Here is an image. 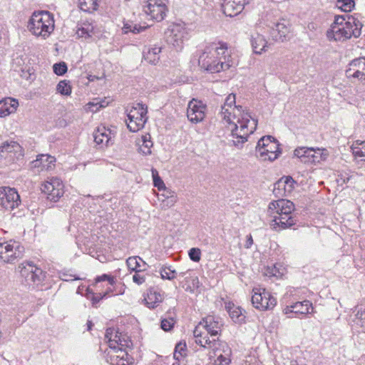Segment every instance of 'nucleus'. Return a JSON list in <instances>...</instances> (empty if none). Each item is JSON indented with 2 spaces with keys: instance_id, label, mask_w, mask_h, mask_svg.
Instances as JSON below:
<instances>
[{
  "instance_id": "nucleus-1",
  "label": "nucleus",
  "mask_w": 365,
  "mask_h": 365,
  "mask_svg": "<svg viewBox=\"0 0 365 365\" xmlns=\"http://www.w3.org/2000/svg\"><path fill=\"white\" fill-rule=\"evenodd\" d=\"M235 95L230 93L222 106L221 115L230 126L232 145L242 148L247 140L248 136L253 133L257 128V120L245 111L242 107L235 105Z\"/></svg>"
},
{
  "instance_id": "nucleus-2",
  "label": "nucleus",
  "mask_w": 365,
  "mask_h": 365,
  "mask_svg": "<svg viewBox=\"0 0 365 365\" xmlns=\"http://www.w3.org/2000/svg\"><path fill=\"white\" fill-rule=\"evenodd\" d=\"M198 65L211 73L225 71L233 66L227 43L213 41L207 43L198 57Z\"/></svg>"
},
{
  "instance_id": "nucleus-3",
  "label": "nucleus",
  "mask_w": 365,
  "mask_h": 365,
  "mask_svg": "<svg viewBox=\"0 0 365 365\" xmlns=\"http://www.w3.org/2000/svg\"><path fill=\"white\" fill-rule=\"evenodd\" d=\"M335 16L334 21L327 31L326 36L329 41H344L352 36L361 35L362 24L352 16Z\"/></svg>"
},
{
  "instance_id": "nucleus-4",
  "label": "nucleus",
  "mask_w": 365,
  "mask_h": 365,
  "mask_svg": "<svg viewBox=\"0 0 365 365\" xmlns=\"http://www.w3.org/2000/svg\"><path fill=\"white\" fill-rule=\"evenodd\" d=\"M294 209V204L289 200L282 198L269 202L268 212L273 217L274 227L286 229L295 225L296 220L292 215Z\"/></svg>"
},
{
  "instance_id": "nucleus-5",
  "label": "nucleus",
  "mask_w": 365,
  "mask_h": 365,
  "mask_svg": "<svg viewBox=\"0 0 365 365\" xmlns=\"http://www.w3.org/2000/svg\"><path fill=\"white\" fill-rule=\"evenodd\" d=\"M28 29L33 35L46 39L54 30L53 14L47 11H34L29 21Z\"/></svg>"
},
{
  "instance_id": "nucleus-6",
  "label": "nucleus",
  "mask_w": 365,
  "mask_h": 365,
  "mask_svg": "<svg viewBox=\"0 0 365 365\" xmlns=\"http://www.w3.org/2000/svg\"><path fill=\"white\" fill-rule=\"evenodd\" d=\"M19 269L21 276L25 280L26 285L29 287L34 288L38 287L46 277L45 272L31 262H22L19 266Z\"/></svg>"
},
{
  "instance_id": "nucleus-7",
  "label": "nucleus",
  "mask_w": 365,
  "mask_h": 365,
  "mask_svg": "<svg viewBox=\"0 0 365 365\" xmlns=\"http://www.w3.org/2000/svg\"><path fill=\"white\" fill-rule=\"evenodd\" d=\"M251 302L255 309L262 312L272 310L277 305L276 298L262 287L252 289Z\"/></svg>"
},
{
  "instance_id": "nucleus-8",
  "label": "nucleus",
  "mask_w": 365,
  "mask_h": 365,
  "mask_svg": "<svg viewBox=\"0 0 365 365\" xmlns=\"http://www.w3.org/2000/svg\"><path fill=\"white\" fill-rule=\"evenodd\" d=\"M127 111L128 120H126V123L130 131L135 133L143 128L148 120L147 107L138 103Z\"/></svg>"
},
{
  "instance_id": "nucleus-9",
  "label": "nucleus",
  "mask_w": 365,
  "mask_h": 365,
  "mask_svg": "<svg viewBox=\"0 0 365 365\" xmlns=\"http://www.w3.org/2000/svg\"><path fill=\"white\" fill-rule=\"evenodd\" d=\"M168 0H147L143 6V10L151 19L161 21L168 11Z\"/></svg>"
},
{
  "instance_id": "nucleus-10",
  "label": "nucleus",
  "mask_w": 365,
  "mask_h": 365,
  "mask_svg": "<svg viewBox=\"0 0 365 365\" xmlns=\"http://www.w3.org/2000/svg\"><path fill=\"white\" fill-rule=\"evenodd\" d=\"M24 247L19 242L10 240L0 243V262L11 263L21 257Z\"/></svg>"
},
{
  "instance_id": "nucleus-11",
  "label": "nucleus",
  "mask_w": 365,
  "mask_h": 365,
  "mask_svg": "<svg viewBox=\"0 0 365 365\" xmlns=\"http://www.w3.org/2000/svg\"><path fill=\"white\" fill-rule=\"evenodd\" d=\"M165 35L168 43L177 51H181L184 46V41L187 39V32L186 29L180 24H175L168 30Z\"/></svg>"
},
{
  "instance_id": "nucleus-12",
  "label": "nucleus",
  "mask_w": 365,
  "mask_h": 365,
  "mask_svg": "<svg viewBox=\"0 0 365 365\" xmlns=\"http://www.w3.org/2000/svg\"><path fill=\"white\" fill-rule=\"evenodd\" d=\"M63 182L58 178H51L46 180L41 187V190L47 195L48 200L57 202L63 195Z\"/></svg>"
},
{
  "instance_id": "nucleus-13",
  "label": "nucleus",
  "mask_w": 365,
  "mask_h": 365,
  "mask_svg": "<svg viewBox=\"0 0 365 365\" xmlns=\"http://www.w3.org/2000/svg\"><path fill=\"white\" fill-rule=\"evenodd\" d=\"M21 204L20 196L15 188L0 187V205L6 210H14Z\"/></svg>"
},
{
  "instance_id": "nucleus-14",
  "label": "nucleus",
  "mask_w": 365,
  "mask_h": 365,
  "mask_svg": "<svg viewBox=\"0 0 365 365\" xmlns=\"http://www.w3.org/2000/svg\"><path fill=\"white\" fill-rule=\"evenodd\" d=\"M297 182L291 176H283L274 184L273 194L281 198L290 195Z\"/></svg>"
},
{
  "instance_id": "nucleus-15",
  "label": "nucleus",
  "mask_w": 365,
  "mask_h": 365,
  "mask_svg": "<svg viewBox=\"0 0 365 365\" xmlns=\"http://www.w3.org/2000/svg\"><path fill=\"white\" fill-rule=\"evenodd\" d=\"M124 347L118 346L110 349L107 357V361L110 365H130L133 364V357L129 356L128 352L123 349Z\"/></svg>"
},
{
  "instance_id": "nucleus-16",
  "label": "nucleus",
  "mask_w": 365,
  "mask_h": 365,
  "mask_svg": "<svg viewBox=\"0 0 365 365\" xmlns=\"http://www.w3.org/2000/svg\"><path fill=\"white\" fill-rule=\"evenodd\" d=\"M206 106L200 101L192 99L188 103L187 116L188 120L197 123L201 122L205 116Z\"/></svg>"
},
{
  "instance_id": "nucleus-17",
  "label": "nucleus",
  "mask_w": 365,
  "mask_h": 365,
  "mask_svg": "<svg viewBox=\"0 0 365 365\" xmlns=\"http://www.w3.org/2000/svg\"><path fill=\"white\" fill-rule=\"evenodd\" d=\"M348 78H356L360 81H365V57H360L352 60L346 70Z\"/></svg>"
},
{
  "instance_id": "nucleus-18",
  "label": "nucleus",
  "mask_w": 365,
  "mask_h": 365,
  "mask_svg": "<svg viewBox=\"0 0 365 365\" xmlns=\"http://www.w3.org/2000/svg\"><path fill=\"white\" fill-rule=\"evenodd\" d=\"M313 309L312 303L308 300H304L287 306L284 309V313L289 318L293 317L291 314H294L295 317H300L302 315L311 313L313 312Z\"/></svg>"
},
{
  "instance_id": "nucleus-19",
  "label": "nucleus",
  "mask_w": 365,
  "mask_h": 365,
  "mask_svg": "<svg viewBox=\"0 0 365 365\" xmlns=\"http://www.w3.org/2000/svg\"><path fill=\"white\" fill-rule=\"evenodd\" d=\"M223 13L227 16H235L240 14L249 0H220Z\"/></svg>"
},
{
  "instance_id": "nucleus-20",
  "label": "nucleus",
  "mask_w": 365,
  "mask_h": 365,
  "mask_svg": "<svg viewBox=\"0 0 365 365\" xmlns=\"http://www.w3.org/2000/svg\"><path fill=\"white\" fill-rule=\"evenodd\" d=\"M319 150L317 148L299 147L294 150V155L300 158L301 161L307 165H316L319 162V157L315 155L316 151Z\"/></svg>"
},
{
  "instance_id": "nucleus-21",
  "label": "nucleus",
  "mask_w": 365,
  "mask_h": 365,
  "mask_svg": "<svg viewBox=\"0 0 365 365\" xmlns=\"http://www.w3.org/2000/svg\"><path fill=\"white\" fill-rule=\"evenodd\" d=\"M200 326H202V328H204L211 336H216L221 331L222 323L219 317L208 315L200 322Z\"/></svg>"
},
{
  "instance_id": "nucleus-22",
  "label": "nucleus",
  "mask_w": 365,
  "mask_h": 365,
  "mask_svg": "<svg viewBox=\"0 0 365 365\" xmlns=\"http://www.w3.org/2000/svg\"><path fill=\"white\" fill-rule=\"evenodd\" d=\"M291 25L289 23L282 19L279 22L274 24V26L272 28L270 35L274 41H284L289 38V34L290 33Z\"/></svg>"
},
{
  "instance_id": "nucleus-23",
  "label": "nucleus",
  "mask_w": 365,
  "mask_h": 365,
  "mask_svg": "<svg viewBox=\"0 0 365 365\" xmlns=\"http://www.w3.org/2000/svg\"><path fill=\"white\" fill-rule=\"evenodd\" d=\"M280 153L279 143L277 140L270 145H266L265 148L258 150V154L263 160L273 161L279 157Z\"/></svg>"
},
{
  "instance_id": "nucleus-24",
  "label": "nucleus",
  "mask_w": 365,
  "mask_h": 365,
  "mask_svg": "<svg viewBox=\"0 0 365 365\" xmlns=\"http://www.w3.org/2000/svg\"><path fill=\"white\" fill-rule=\"evenodd\" d=\"M56 158L48 154L38 155L36 159L31 162L33 168L40 171L51 170L55 166Z\"/></svg>"
},
{
  "instance_id": "nucleus-25",
  "label": "nucleus",
  "mask_w": 365,
  "mask_h": 365,
  "mask_svg": "<svg viewBox=\"0 0 365 365\" xmlns=\"http://www.w3.org/2000/svg\"><path fill=\"white\" fill-rule=\"evenodd\" d=\"M113 136L111 130L103 125L98 126L93 132L94 141L101 147L108 146Z\"/></svg>"
},
{
  "instance_id": "nucleus-26",
  "label": "nucleus",
  "mask_w": 365,
  "mask_h": 365,
  "mask_svg": "<svg viewBox=\"0 0 365 365\" xmlns=\"http://www.w3.org/2000/svg\"><path fill=\"white\" fill-rule=\"evenodd\" d=\"M105 337L108 339L110 349H113L118 346L129 347L132 344L130 341L122 340L121 336L118 335V332L113 328L106 329Z\"/></svg>"
},
{
  "instance_id": "nucleus-27",
  "label": "nucleus",
  "mask_w": 365,
  "mask_h": 365,
  "mask_svg": "<svg viewBox=\"0 0 365 365\" xmlns=\"http://www.w3.org/2000/svg\"><path fill=\"white\" fill-rule=\"evenodd\" d=\"M19 106V101L14 98H5L0 101V118H5L14 113Z\"/></svg>"
},
{
  "instance_id": "nucleus-28",
  "label": "nucleus",
  "mask_w": 365,
  "mask_h": 365,
  "mask_svg": "<svg viewBox=\"0 0 365 365\" xmlns=\"http://www.w3.org/2000/svg\"><path fill=\"white\" fill-rule=\"evenodd\" d=\"M162 47L158 45L145 46L143 49V58L148 63L155 65L160 58Z\"/></svg>"
},
{
  "instance_id": "nucleus-29",
  "label": "nucleus",
  "mask_w": 365,
  "mask_h": 365,
  "mask_svg": "<svg viewBox=\"0 0 365 365\" xmlns=\"http://www.w3.org/2000/svg\"><path fill=\"white\" fill-rule=\"evenodd\" d=\"M252 50L256 54H262L267 51L269 43L264 36L260 34L255 33L251 36L250 38Z\"/></svg>"
},
{
  "instance_id": "nucleus-30",
  "label": "nucleus",
  "mask_w": 365,
  "mask_h": 365,
  "mask_svg": "<svg viewBox=\"0 0 365 365\" xmlns=\"http://www.w3.org/2000/svg\"><path fill=\"white\" fill-rule=\"evenodd\" d=\"M94 28L92 20H86L78 25L76 34L81 38L91 37L94 32Z\"/></svg>"
},
{
  "instance_id": "nucleus-31",
  "label": "nucleus",
  "mask_w": 365,
  "mask_h": 365,
  "mask_svg": "<svg viewBox=\"0 0 365 365\" xmlns=\"http://www.w3.org/2000/svg\"><path fill=\"white\" fill-rule=\"evenodd\" d=\"M207 349H212L214 353H220L221 354L231 355L232 351L228 344L222 341L212 339L210 344Z\"/></svg>"
},
{
  "instance_id": "nucleus-32",
  "label": "nucleus",
  "mask_w": 365,
  "mask_h": 365,
  "mask_svg": "<svg viewBox=\"0 0 365 365\" xmlns=\"http://www.w3.org/2000/svg\"><path fill=\"white\" fill-rule=\"evenodd\" d=\"M163 300L160 293L154 289H150L145 297V304L149 308H155Z\"/></svg>"
},
{
  "instance_id": "nucleus-33",
  "label": "nucleus",
  "mask_w": 365,
  "mask_h": 365,
  "mask_svg": "<svg viewBox=\"0 0 365 365\" xmlns=\"http://www.w3.org/2000/svg\"><path fill=\"white\" fill-rule=\"evenodd\" d=\"M126 264L129 269L136 272V271H143L145 269V267L146 263L138 256L130 257L126 260Z\"/></svg>"
},
{
  "instance_id": "nucleus-34",
  "label": "nucleus",
  "mask_w": 365,
  "mask_h": 365,
  "mask_svg": "<svg viewBox=\"0 0 365 365\" xmlns=\"http://www.w3.org/2000/svg\"><path fill=\"white\" fill-rule=\"evenodd\" d=\"M176 314L174 312H168L161 319V329L165 331L171 330L175 322Z\"/></svg>"
},
{
  "instance_id": "nucleus-35",
  "label": "nucleus",
  "mask_w": 365,
  "mask_h": 365,
  "mask_svg": "<svg viewBox=\"0 0 365 365\" xmlns=\"http://www.w3.org/2000/svg\"><path fill=\"white\" fill-rule=\"evenodd\" d=\"M201 327L202 326H200V322L194 329L193 335L195 338L196 344L206 349L210 344L212 340L207 335L202 336V331L200 330Z\"/></svg>"
},
{
  "instance_id": "nucleus-36",
  "label": "nucleus",
  "mask_w": 365,
  "mask_h": 365,
  "mask_svg": "<svg viewBox=\"0 0 365 365\" xmlns=\"http://www.w3.org/2000/svg\"><path fill=\"white\" fill-rule=\"evenodd\" d=\"M352 154L355 159L365 162V141L356 140L351 147Z\"/></svg>"
},
{
  "instance_id": "nucleus-37",
  "label": "nucleus",
  "mask_w": 365,
  "mask_h": 365,
  "mask_svg": "<svg viewBox=\"0 0 365 365\" xmlns=\"http://www.w3.org/2000/svg\"><path fill=\"white\" fill-rule=\"evenodd\" d=\"M150 138V135L149 134H146L143 135L138 142V150L145 155L151 154V148L153 144Z\"/></svg>"
},
{
  "instance_id": "nucleus-38",
  "label": "nucleus",
  "mask_w": 365,
  "mask_h": 365,
  "mask_svg": "<svg viewBox=\"0 0 365 365\" xmlns=\"http://www.w3.org/2000/svg\"><path fill=\"white\" fill-rule=\"evenodd\" d=\"M20 148V145L16 141H5L0 145V156L3 157L5 153L16 152Z\"/></svg>"
},
{
  "instance_id": "nucleus-39",
  "label": "nucleus",
  "mask_w": 365,
  "mask_h": 365,
  "mask_svg": "<svg viewBox=\"0 0 365 365\" xmlns=\"http://www.w3.org/2000/svg\"><path fill=\"white\" fill-rule=\"evenodd\" d=\"M101 0H78L79 8L85 11L91 13L97 10L98 6V2Z\"/></svg>"
},
{
  "instance_id": "nucleus-40",
  "label": "nucleus",
  "mask_w": 365,
  "mask_h": 365,
  "mask_svg": "<svg viewBox=\"0 0 365 365\" xmlns=\"http://www.w3.org/2000/svg\"><path fill=\"white\" fill-rule=\"evenodd\" d=\"M159 272L163 279L172 280L175 279L178 275L176 270L168 265L161 266Z\"/></svg>"
},
{
  "instance_id": "nucleus-41",
  "label": "nucleus",
  "mask_w": 365,
  "mask_h": 365,
  "mask_svg": "<svg viewBox=\"0 0 365 365\" xmlns=\"http://www.w3.org/2000/svg\"><path fill=\"white\" fill-rule=\"evenodd\" d=\"M354 312L356 313L353 321L361 327H365V305L356 306Z\"/></svg>"
},
{
  "instance_id": "nucleus-42",
  "label": "nucleus",
  "mask_w": 365,
  "mask_h": 365,
  "mask_svg": "<svg viewBox=\"0 0 365 365\" xmlns=\"http://www.w3.org/2000/svg\"><path fill=\"white\" fill-rule=\"evenodd\" d=\"M228 312L235 323L241 324L245 322V317L243 315L241 308L232 307L229 309Z\"/></svg>"
},
{
  "instance_id": "nucleus-43",
  "label": "nucleus",
  "mask_w": 365,
  "mask_h": 365,
  "mask_svg": "<svg viewBox=\"0 0 365 365\" xmlns=\"http://www.w3.org/2000/svg\"><path fill=\"white\" fill-rule=\"evenodd\" d=\"M146 28V26H141L139 24H134L132 21H127L124 23L122 29L125 34H128L130 32L133 34H139L144 31Z\"/></svg>"
},
{
  "instance_id": "nucleus-44",
  "label": "nucleus",
  "mask_w": 365,
  "mask_h": 365,
  "mask_svg": "<svg viewBox=\"0 0 365 365\" xmlns=\"http://www.w3.org/2000/svg\"><path fill=\"white\" fill-rule=\"evenodd\" d=\"M107 296L108 292L96 294L89 288L86 289V297L88 299H90L92 302L93 306L96 305L101 299L106 298Z\"/></svg>"
},
{
  "instance_id": "nucleus-45",
  "label": "nucleus",
  "mask_w": 365,
  "mask_h": 365,
  "mask_svg": "<svg viewBox=\"0 0 365 365\" xmlns=\"http://www.w3.org/2000/svg\"><path fill=\"white\" fill-rule=\"evenodd\" d=\"M336 6L344 12H349L354 8L355 2L354 0H337Z\"/></svg>"
},
{
  "instance_id": "nucleus-46",
  "label": "nucleus",
  "mask_w": 365,
  "mask_h": 365,
  "mask_svg": "<svg viewBox=\"0 0 365 365\" xmlns=\"http://www.w3.org/2000/svg\"><path fill=\"white\" fill-rule=\"evenodd\" d=\"M107 104L108 103L106 104L105 101L94 99L93 101L87 103L86 109L90 112L96 113L101 108L106 107Z\"/></svg>"
},
{
  "instance_id": "nucleus-47",
  "label": "nucleus",
  "mask_w": 365,
  "mask_h": 365,
  "mask_svg": "<svg viewBox=\"0 0 365 365\" xmlns=\"http://www.w3.org/2000/svg\"><path fill=\"white\" fill-rule=\"evenodd\" d=\"M56 91L61 95L69 96L71 93V87L68 81H61L56 86Z\"/></svg>"
},
{
  "instance_id": "nucleus-48",
  "label": "nucleus",
  "mask_w": 365,
  "mask_h": 365,
  "mask_svg": "<svg viewBox=\"0 0 365 365\" xmlns=\"http://www.w3.org/2000/svg\"><path fill=\"white\" fill-rule=\"evenodd\" d=\"M186 354L185 343L179 342L176 344L174 351V359L180 361Z\"/></svg>"
},
{
  "instance_id": "nucleus-49",
  "label": "nucleus",
  "mask_w": 365,
  "mask_h": 365,
  "mask_svg": "<svg viewBox=\"0 0 365 365\" xmlns=\"http://www.w3.org/2000/svg\"><path fill=\"white\" fill-rule=\"evenodd\" d=\"M276 139L272 137V135H266L261 138L257 143V147H256V151L258 153L259 148H265L266 145H270L273 141H274Z\"/></svg>"
},
{
  "instance_id": "nucleus-50",
  "label": "nucleus",
  "mask_w": 365,
  "mask_h": 365,
  "mask_svg": "<svg viewBox=\"0 0 365 365\" xmlns=\"http://www.w3.org/2000/svg\"><path fill=\"white\" fill-rule=\"evenodd\" d=\"M152 176L153 179V185L155 187H158V190H163L165 187V184L160 177L158 175V172L157 170L153 168L152 170Z\"/></svg>"
},
{
  "instance_id": "nucleus-51",
  "label": "nucleus",
  "mask_w": 365,
  "mask_h": 365,
  "mask_svg": "<svg viewBox=\"0 0 365 365\" xmlns=\"http://www.w3.org/2000/svg\"><path fill=\"white\" fill-rule=\"evenodd\" d=\"M53 70L54 73L58 76H63L68 70L67 65L65 62H59L54 63L53 66Z\"/></svg>"
},
{
  "instance_id": "nucleus-52",
  "label": "nucleus",
  "mask_w": 365,
  "mask_h": 365,
  "mask_svg": "<svg viewBox=\"0 0 365 365\" xmlns=\"http://www.w3.org/2000/svg\"><path fill=\"white\" fill-rule=\"evenodd\" d=\"M351 175L348 172H339L337 175V178L336 181L339 186H343L344 184L347 183L351 179Z\"/></svg>"
},
{
  "instance_id": "nucleus-53",
  "label": "nucleus",
  "mask_w": 365,
  "mask_h": 365,
  "mask_svg": "<svg viewBox=\"0 0 365 365\" xmlns=\"http://www.w3.org/2000/svg\"><path fill=\"white\" fill-rule=\"evenodd\" d=\"M214 354L217 358L215 360V363H217L219 365H228L231 361V355H227L226 354L225 355H224L220 353H214Z\"/></svg>"
},
{
  "instance_id": "nucleus-54",
  "label": "nucleus",
  "mask_w": 365,
  "mask_h": 365,
  "mask_svg": "<svg viewBox=\"0 0 365 365\" xmlns=\"http://www.w3.org/2000/svg\"><path fill=\"white\" fill-rule=\"evenodd\" d=\"M190 259L195 262H198L201 258V251L199 248H191L188 252Z\"/></svg>"
},
{
  "instance_id": "nucleus-55",
  "label": "nucleus",
  "mask_w": 365,
  "mask_h": 365,
  "mask_svg": "<svg viewBox=\"0 0 365 365\" xmlns=\"http://www.w3.org/2000/svg\"><path fill=\"white\" fill-rule=\"evenodd\" d=\"M60 277L62 280L66 282H70L73 280H80L81 278L70 273L69 271H63L60 273Z\"/></svg>"
},
{
  "instance_id": "nucleus-56",
  "label": "nucleus",
  "mask_w": 365,
  "mask_h": 365,
  "mask_svg": "<svg viewBox=\"0 0 365 365\" xmlns=\"http://www.w3.org/2000/svg\"><path fill=\"white\" fill-rule=\"evenodd\" d=\"M104 281H108V284L110 286H113L115 282L114 277L110 276V275H109V274H102L101 276H98L96 278V283L101 282H104Z\"/></svg>"
},
{
  "instance_id": "nucleus-57",
  "label": "nucleus",
  "mask_w": 365,
  "mask_h": 365,
  "mask_svg": "<svg viewBox=\"0 0 365 365\" xmlns=\"http://www.w3.org/2000/svg\"><path fill=\"white\" fill-rule=\"evenodd\" d=\"M141 271H136L133 275V281L137 284H142L145 281V277L143 274H140Z\"/></svg>"
},
{
  "instance_id": "nucleus-58",
  "label": "nucleus",
  "mask_w": 365,
  "mask_h": 365,
  "mask_svg": "<svg viewBox=\"0 0 365 365\" xmlns=\"http://www.w3.org/2000/svg\"><path fill=\"white\" fill-rule=\"evenodd\" d=\"M329 158H331L330 152L325 148H321V161L328 160Z\"/></svg>"
},
{
  "instance_id": "nucleus-59",
  "label": "nucleus",
  "mask_w": 365,
  "mask_h": 365,
  "mask_svg": "<svg viewBox=\"0 0 365 365\" xmlns=\"http://www.w3.org/2000/svg\"><path fill=\"white\" fill-rule=\"evenodd\" d=\"M252 245H253V239H252V235L250 234V235H247V240H246V243L245 245V247L246 249H250Z\"/></svg>"
},
{
  "instance_id": "nucleus-60",
  "label": "nucleus",
  "mask_w": 365,
  "mask_h": 365,
  "mask_svg": "<svg viewBox=\"0 0 365 365\" xmlns=\"http://www.w3.org/2000/svg\"><path fill=\"white\" fill-rule=\"evenodd\" d=\"M266 274L267 275L269 274L270 276H276L277 275L276 268L275 267H273L272 269L268 268L267 270Z\"/></svg>"
},
{
  "instance_id": "nucleus-61",
  "label": "nucleus",
  "mask_w": 365,
  "mask_h": 365,
  "mask_svg": "<svg viewBox=\"0 0 365 365\" xmlns=\"http://www.w3.org/2000/svg\"><path fill=\"white\" fill-rule=\"evenodd\" d=\"M111 287H112V286H110V287H108V288H107V289H106V291L105 292H108V295L110 293L113 292V289L111 288Z\"/></svg>"
},
{
  "instance_id": "nucleus-62",
  "label": "nucleus",
  "mask_w": 365,
  "mask_h": 365,
  "mask_svg": "<svg viewBox=\"0 0 365 365\" xmlns=\"http://www.w3.org/2000/svg\"><path fill=\"white\" fill-rule=\"evenodd\" d=\"M308 28L309 29H314V24L313 23H311L308 25Z\"/></svg>"
},
{
  "instance_id": "nucleus-63",
  "label": "nucleus",
  "mask_w": 365,
  "mask_h": 365,
  "mask_svg": "<svg viewBox=\"0 0 365 365\" xmlns=\"http://www.w3.org/2000/svg\"><path fill=\"white\" fill-rule=\"evenodd\" d=\"M289 365H298L296 361H291Z\"/></svg>"
},
{
  "instance_id": "nucleus-64",
  "label": "nucleus",
  "mask_w": 365,
  "mask_h": 365,
  "mask_svg": "<svg viewBox=\"0 0 365 365\" xmlns=\"http://www.w3.org/2000/svg\"><path fill=\"white\" fill-rule=\"evenodd\" d=\"M179 361H177V360H176V361H175V362H174V363L173 364V365H180Z\"/></svg>"
}]
</instances>
